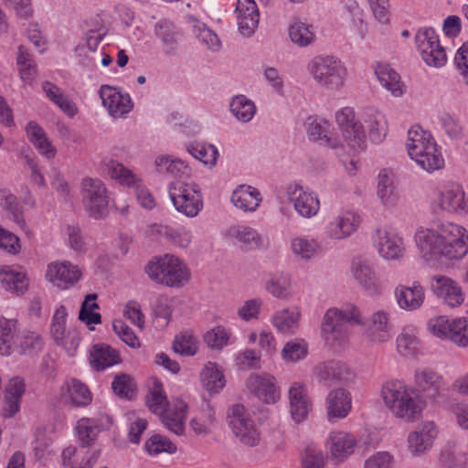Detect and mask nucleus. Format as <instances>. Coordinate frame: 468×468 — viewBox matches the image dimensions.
<instances>
[{
    "instance_id": "1",
    "label": "nucleus",
    "mask_w": 468,
    "mask_h": 468,
    "mask_svg": "<svg viewBox=\"0 0 468 468\" xmlns=\"http://www.w3.org/2000/svg\"><path fill=\"white\" fill-rule=\"evenodd\" d=\"M417 247L426 260L443 256L459 260L468 252V234L456 224L442 225L439 229H420L414 236Z\"/></svg>"
},
{
    "instance_id": "2",
    "label": "nucleus",
    "mask_w": 468,
    "mask_h": 468,
    "mask_svg": "<svg viewBox=\"0 0 468 468\" xmlns=\"http://www.w3.org/2000/svg\"><path fill=\"white\" fill-rule=\"evenodd\" d=\"M381 397L387 408L399 419L414 421L420 415L423 405L414 388L397 379L387 381L381 389Z\"/></svg>"
},
{
    "instance_id": "3",
    "label": "nucleus",
    "mask_w": 468,
    "mask_h": 468,
    "mask_svg": "<svg viewBox=\"0 0 468 468\" xmlns=\"http://www.w3.org/2000/svg\"><path fill=\"white\" fill-rule=\"evenodd\" d=\"M348 324H364V318L356 306L348 305L341 310L330 308L323 317L322 336L330 346H342L349 339Z\"/></svg>"
},
{
    "instance_id": "4",
    "label": "nucleus",
    "mask_w": 468,
    "mask_h": 468,
    "mask_svg": "<svg viewBox=\"0 0 468 468\" xmlns=\"http://www.w3.org/2000/svg\"><path fill=\"white\" fill-rule=\"evenodd\" d=\"M149 410L160 416L162 423L176 435H182L185 431L187 405L183 400L168 403L164 393L163 385L155 381L147 395Z\"/></svg>"
},
{
    "instance_id": "5",
    "label": "nucleus",
    "mask_w": 468,
    "mask_h": 468,
    "mask_svg": "<svg viewBox=\"0 0 468 468\" xmlns=\"http://www.w3.org/2000/svg\"><path fill=\"white\" fill-rule=\"evenodd\" d=\"M145 272L152 281L168 287H181L188 280L186 265L170 254L150 261Z\"/></svg>"
},
{
    "instance_id": "6",
    "label": "nucleus",
    "mask_w": 468,
    "mask_h": 468,
    "mask_svg": "<svg viewBox=\"0 0 468 468\" xmlns=\"http://www.w3.org/2000/svg\"><path fill=\"white\" fill-rule=\"evenodd\" d=\"M307 69L319 85L327 89H339L346 78V67L334 56L314 57Z\"/></svg>"
},
{
    "instance_id": "7",
    "label": "nucleus",
    "mask_w": 468,
    "mask_h": 468,
    "mask_svg": "<svg viewBox=\"0 0 468 468\" xmlns=\"http://www.w3.org/2000/svg\"><path fill=\"white\" fill-rule=\"evenodd\" d=\"M169 197L176 210L186 217L195 218L203 208V197L197 184L180 180L168 186Z\"/></svg>"
},
{
    "instance_id": "8",
    "label": "nucleus",
    "mask_w": 468,
    "mask_h": 468,
    "mask_svg": "<svg viewBox=\"0 0 468 468\" xmlns=\"http://www.w3.org/2000/svg\"><path fill=\"white\" fill-rule=\"evenodd\" d=\"M227 421L239 443L255 447L260 443L261 432L242 404H234L227 411Z\"/></svg>"
},
{
    "instance_id": "9",
    "label": "nucleus",
    "mask_w": 468,
    "mask_h": 468,
    "mask_svg": "<svg viewBox=\"0 0 468 468\" xmlns=\"http://www.w3.org/2000/svg\"><path fill=\"white\" fill-rule=\"evenodd\" d=\"M82 203L90 217L101 218L108 214L109 195L102 181L84 178L81 182Z\"/></svg>"
},
{
    "instance_id": "10",
    "label": "nucleus",
    "mask_w": 468,
    "mask_h": 468,
    "mask_svg": "<svg viewBox=\"0 0 468 468\" xmlns=\"http://www.w3.org/2000/svg\"><path fill=\"white\" fill-rule=\"evenodd\" d=\"M106 167L112 178L123 186L133 187L137 200L143 207L152 209L155 206L153 196L143 185L142 179L133 171L115 160H110Z\"/></svg>"
},
{
    "instance_id": "11",
    "label": "nucleus",
    "mask_w": 468,
    "mask_h": 468,
    "mask_svg": "<svg viewBox=\"0 0 468 468\" xmlns=\"http://www.w3.org/2000/svg\"><path fill=\"white\" fill-rule=\"evenodd\" d=\"M335 119L347 145L355 151L364 149L366 135L363 126L355 119L354 110L345 107L336 112Z\"/></svg>"
},
{
    "instance_id": "12",
    "label": "nucleus",
    "mask_w": 468,
    "mask_h": 468,
    "mask_svg": "<svg viewBox=\"0 0 468 468\" xmlns=\"http://www.w3.org/2000/svg\"><path fill=\"white\" fill-rule=\"evenodd\" d=\"M318 382L326 387L349 384L354 381V371L344 362L330 360L318 364L314 369Z\"/></svg>"
},
{
    "instance_id": "13",
    "label": "nucleus",
    "mask_w": 468,
    "mask_h": 468,
    "mask_svg": "<svg viewBox=\"0 0 468 468\" xmlns=\"http://www.w3.org/2000/svg\"><path fill=\"white\" fill-rule=\"evenodd\" d=\"M287 196L300 217L311 218L318 214L320 200L314 192L305 190L299 185H291L288 186Z\"/></svg>"
},
{
    "instance_id": "14",
    "label": "nucleus",
    "mask_w": 468,
    "mask_h": 468,
    "mask_svg": "<svg viewBox=\"0 0 468 468\" xmlns=\"http://www.w3.org/2000/svg\"><path fill=\"white\" fill-rule=\"evenodd\" d=\"M249 391L260 400L267 404H273L280 399V391L273 376L263 374H251L246 380Z\"/></svg>"
},
{
    "instance_id": "15",
    "label": "nucleus",
    "mask_w": 468,
    "mask_h": 468,
    "mask_svg": "<svg viewBox=\"0 0 468 468\" xmlns=\"http://www.w3.org/2000/svg\"><path fill=\"white\" fill-rule=\"evenodd\" d=\"M432 292L450 307H458L464 301V293L462 287L452 278L443 275H436L431 279Z\"/></svg>"
},
{
    "instance_id": "16",
    "label": "nucleus",
    "mask_w": 468,
    "mask_h": 468,
    "mask_svg": "<svg viewBox=\"0 0 468 468\" xmlns=\"http://www.w3.org/2000/svg\"><path fill=\"white\" fill-rule=\"evenodd\" d=\"M361 223L360 216L350 210L343 211L325 227V235L330 239L341 240L355 233Z\"/></svg>"
},
{
    "instance_id": "17",
    "label": "nucleus",
    "mask_w": 468,
    "mask_h": 468,
    "mask_svg": "<svg viewBox=\"0 0 468 468\" xmlns=\"http://www.w3.org/2000/svg\"><path fill=\"white\" fill-rule=\"evenodd\" d=\"M438 431L432 421H426L410 432L408 436V449L413 456H420L431 448Z\"/></svg>"
},
{
    "instance_id": "18",
    "label": "nucleus",
    "mask_w": 468,
    "mask_h": 468,
    "mask_svg": "<svg viewBox=\"0 0 468 468\" xmlns=\"http://www.w3.org/2000/svg\"><path fill=\"white\" fill-rule=\"evenodd\" d=\"M103 106L113 117H121L128 113L133 108V102L128 93H122L119 90L109 85H102L99 90Z\"/></svg>"
},
{
    "instance_id": "19",
    "label": "nucleus",
    "mask_w": 468,
    "mask_h": 468,
    "mask_svg": "<svg viewBox=\"0 0 468 468\" xmlns=\"http://www.w3.org/2000/svg\"><path fill=\"white\" fill-rule=\"evenodd\" d=\"M80 269L69 261L48 264L46 277L55 286L67 289L74 285L80 278Z\"/></svg>"
},
{
    "instance_id": "20",
    "label": "nucleus",
    "mask_w": 468,
    "mask_h": 468,
    "mask_svg": "<svg viewBox=\"0 0 468 468\" xmlns=\"http://www.w3.org/2000/svg\"><path fill=\"white\" fill-rule=\"evenodd\" d=\"M373 240L382 258L386 260H399L403 257L405 251L403 239L396 235H390L387 229H376L373 234Z\"/></svg>"
},
{
    "instance_id": "21",
    "label": "nucleus",
    "mask_w": 468,
    "mask_h": 468,
    "mask_svg": "<svg viewBox=\"0 0 468 468\" xmlns=\"http://www.w3.org/2000/svg\"><path fill=\"white\" fill-rule=\"evenodd\" d=\"M112 426V420L108 416L100 418H82L78 420L76 432L81 447L90 446L98 434Z\"/></svg>"
},
{
    "instance_id": "22",
    "label": "nucleus",
    "mask_w": 468,
    "mask_h": 468,
    "mask_svg": "<svg viewBox=\"0 0 468 468\" xmlns=\"http://www.w3.org/2000/svg\"><path fill=\"white\" fill-rule=\"evenodd\" d=\"M394 294L399 307L408 312L420 309L425 300L424 289L419 282H413L410 285L399 284Z\"/></svg>"
},
{
    "instance_id": "23",
    "label": "nucleus",
    "mask_w": 468,
    "mask_h": 468,
    "mask_svg": "<svg viewBox=\"0 0 468 468\" xmlns=\"http://www.w3.org/2000/svg\"><path fill=\"white\" fill-rule=\"evenodd\" d=\"M239 31L244 37L254 34L259 26L260 13L254 0H238L236 6Z\"/></svg>"
},
{
    "instance_id": "24",
    "label": "nucleus",
    "mask_w": 468,
    "mask_h": 468,
    "mask_svg": "<svg viewBox=\"0 0 468 468\" xmlns=\"http://www.w3.org/2000/svg\"><path fill=\"white\" fill-rule=\"evenodd\" d=\"M406 145L409 155L415 161L419 157H423L428 151L433 150L437 144L430 132L416 125L409 130Z\"/></svg>"
},
{
    "instance_id": "25",
    "label": "nucleus",
    "mask_w": 468,
    "mask_h": 468,
    "mask_svg": "<svg viewBox=\"0 0 468 468\" xmlns=\"http://www.w3.org/2000/svg\"><path fill=\"white\" fill-rule=\"evenodd\" d=\"M416 386L429 398L436 399L443 389V379L435 371L420 368L414 374Z\"/></svg>"
},
{
    "instance_id": "26",
    "label": "nucleus",
    "mask_w": 468,
    "mask_h": 468,
    "mask_svg": "<svg viewBox=\"0 0 468 468\" xmlns=\"http://www.w3.org/2000/svg\"><path fill=\"white\" fill-rule=\"evenodd\" d=\"M89 359L90 367L96 371H102L121 362L119 352L106 344L92 346Z\"/></svg>"
},
{
    "instance_id": "27",
    "label": "nucleus",
    "mask_w": 468,
    "mask_h": 468,
    "mask_svg": "<svg viewBox=\"0 0 468 468\" xmlns=\"http://www.w3.org/2000/svg\"><path fill=\"white\" fill-rule=\"evenodd\" d=\"M301 318L300 309L296 306L277 311L271 316V324L282 335L296 334Z\"/></svg>"
},
{
    "instance_id": "28",
    "label": "nucleus",
    "mask_w": 468,
    "mask_h": 468,
    "mask_svg": "<svg viewBox=\"0 0 468 468\" xmlns=\"http://www.w3.org/2000/svg\"><path fill=\"white\" fill-rule=\"evenodd\" d=\"M327 414L329 418H345L352 407L350 393L344 388L332 390L326 398Z\"/></svg>"
},
{
    "instance_id": "29",
    "label": "nucleus",
    "mask_w": 468,
    "mask_h": 468,
    "mask_svg": "<svg viewBox=\"0 0 468 468\" xmlns=\"http://www.w3.org/2000/svg\"><path fill=\"white\" fill-rule=\"evenodd\" d=\"M289 399L292 418L299 423L307 417L311 407L303 386L293 383L289 389Z\"/></svg>"
},
{
    "instance_id": "30",
    "label": "nucleus",
    "mask_w": 468,
    "mask_h": 468,
    "mask_svg": "<svg viewBox=\"0 0 468 468\" xmlns=\"http://www.w3.org/2000/svg\"><path fill=\"white\" fill-rule=\"evenodd\" d=\"M307 133L309 139L320 142L321 144L336 149L340 146V141L330 131V123L325 120L308 119Z\"/></svg>"
},
{
    "instance_id": "31",
    "label": "nucleus",
    "mask_w": 468,
    "mask_h": 468,
    "mask_svg": "<svg viewBox=\"0 0 468 468\" xmlns=\"http://www.w3.org/2000/svg\"><path fill=\"white\" fill-rule=\"evenodd\" d=\"M20 336L16 319L0 318V354L10 356L16 351Z\"/></svg>"
},
{
    "instance_id": "32",
    "label": "nucleus",
    "mask_w": 468,
    "mask_h": 468,
    "mask_svg": "<svg viewBox=\"0 0 468 468\" xmlns=\"http://www.w3.org/2000/svg\"><path fill=\"white\" fill-rule=\"evenodd\" d=\"M0 283L2 288L16 294H23L28 287L26 274L6 265H0Z\"/></svg>"
},
{
    "instance_id": "33",
    "label": "nucleus",
    "mask_w": 468,
    "mask_h": 468,
    "mask_svg": "<svg viewBox=\"0 0 468 468\" xmlns=\"http://www.w3.org/2000/svg\"><path fill=\"white\" fill-rule=\"evenodd\" d=\"M367 335L374 343H384L391 338L388 313L379 310L372 314Z\"/></svg>"
},
{
    "instance_id": "34",
    "label": "nucleus",
    "mask_w": 468,
    "mask_h": 468,
    "mask_svg": "<svg viewBox=\"0 0 468 468\" xmlns=\"http://www.w3.org/2000/svg\"><path fill=\"white\" fill-rule=\"evenodd\" d=\"M154 32L163 43L164 52L168 55L175 54L181 39L178 28L168 20H161L155 25Z\"/></svg>"
},
{
    "instance_id": "35",
    "label": "nucleus",
    "mask_w": 468,
    "mask_h": 468,
    "mask_svg": "<svg viewBox=\"0 0 468 468\" xmlns=\"http://www.w3.org/2000/svg\"><path fill=\"white\" fill-rule=\"evenodd\" d=\"M231 202L244 211H255L261 202V197L256 188L242 185L233 191Z\"/></svg>"
},
{
    "instance_id": "36",
    "label": "nucleus",
    "mask_w": 468,
    "mask_h": 468,
    "mask_svg": "<svg viewBox=\"0 0 468 468\" xmlns=\"http://www.w3.org/2000/svg\"><path fill=\"white\" fill-rule=\"evenodd\" d=\"M356 447L355 438L346 432L335 431L330 434L329 449L331 455L338 460H344Z\"/></svg>"
},
{
    "instance_id": "37",
    "label": "nucleus",
    "mask_w": 468,
    "mask_h": 468,
    "mask_svg": "<svg viewBox=\"0 0 468 468\" xmlns=\"http://www.w3.org/2000/svg\"><path fill=\"white\" fill-rule=\"evenodd\" d=\"M439 205L448 212L466 211L464 192L460 186H452L442 190L439 197Z\"/></svg>"
},
{
    "instance_id": "38",
    "label": "nucleus",
    "mask_w": 468,
    "mask_h": 468,
    "mask_svg": "<svg viewBox=\"0 0 468 468\" xmlns=\"http://www.w3.org/2000/svg\"><path fill=\"white\" fill-rule=\"evenodd\" d=\"M290 248L293 255L302 261H309L318 254L319 242L307 236H297L291 239Z\"/></svg>"
},
{
    "instance_id": "39",
    "label": "nucleus",
    "mask_w": 468,
    "mask_h": 468,
    "mask_svg": "<svg viewBox=\"0 0 468 468\" xmlns=\"http://www.w3.org/2000/svg\"><path fill=\"white\" fill-rule=\"evenodd\" d=\"M157 231L162 237L180 248H187L193 238L192 231L186 227L161 225Z\"/></svg>"
},
{
    "instance_id": "40",
    "label": "nucleus",
    "mask_w": 468,
    "mask_h": 468,
    "mask_svg": "<svg viewBox=\"0 0 468 468\" xmlns=\"http://www.w3.org/2000/svg\"><path fill=\"white\" fill-rule=\"evenodd\" d=\"M203 386L211 393H218L225 386L224 375L216 363L208 362L200 373Z\"/></svg>"
},
{
    "instance_id": "41",
    "label": "nucleus",
    "mask_w": 468,
    "mask_h": 468,
    "mask_svg": "<svg viewBox=\"0 0 468 468\" xmlns=\"http://www.w3.org/2000/svg\"><path fill=\"white\" fill-rule=\"evenodd\" d=\"M375 73L381 85L390 90L394 96L402 94L400 77L389 65H378Z\"/></svg>"
},
{
    "instance_id": "42",
    "label": "nucleus",
    "mask_w": 468,
    "mask_h": 468,
    "mask_svg": "<svg viewBox=\"0 0 468 468\" xmlns=\"http://www.w3.org/2000/svg\"><path fill=\"white\" fill-rule=\"evenodd\" d=\"M378 197L382 204L387 207H393L399 199V194L394 186L393 179L386 170L378 174Z\"/></svg>"
},
{
    "instance_id": "43",
    "label": "nucleus",
    "mask_w": 468,
    "mask_h": 468,
    "mask_svg": "<svg viewBox=\"0 0 468 468\" xmlns=\"http://www.w3.org/2000/svg\"><path fill=\"white\" fill-rule=\"evenodd\" d=\"M366 123L368 128L370 140L375 144H379L387 134L388 127L385 116L374 110H368Z\"/></svg>"
},
{
    "instance_id": "44",
    "label": "nucleus",
    "mask_w": 468,
    "mask_h": 468,
    "mask_svg": "<svg viewBox=\"0 0 468 468\" xmlns=\"http://www.w3.org/2000/svg\"><path fill=\"white\" fill-rule=\"evenodd\" d=\"M352 272L359 284L367 292H377L376 276L371 267L361 260H356L352 264Z\"/></svg>"
},
{
    "instance_id": "45",
    "label": "nucleus",
    "mask_w": 468,
    "mask_h": 468,
    "mask_svg": "<svg viewBox=\"0 0 468 468\" xmlns=\"http://www.w3.org/2000/svg\"><path fill=\"white\" fill-rule=\"evenodd\" d=\"M291 40L299 47H307L315 39V34L311 25H307L299 19H294L289 27Z\"/></svg>"
},
{
    "instance_id": "46",
    "label": "nucleus",
    "mask_w": 468,
    "mask_h": 468,
    "mask_svg": "<svg viewBox=\"0 0 468 468\" xmlns=\"http://www.w3.org/2000/svg\"><path fill=\"white\" fill-rule=\"evenodd\" d=\"M16 64L21 80L30 83L37 75V64L24 46H19L17 48Z\"/></svg>"
},
{
    "instance_id": "47",
    "label": "nucleus",
    "mask_w": 468,
    "mask_h": 468,
    "mask_svg": "<svg viewBox=\"0 0 468 468\" xmlns=\"http://www.w3.org/2000/svg\"><path fill=\"white\" fill-rule=\"evenodd\" d=\"M231 113L241 122H249L256 113L254 102L244 95L235 96L230 101Z\"/></svg>"
},
{
    "instance_id": "48",
    "label": "nucleus",
    "mask_w": 468,
    "mask_h": 468,
    "mask_svg": "<svg viewBox=\"0 0 468 468\" xmlns=\"http://www.w3.org/2000/svg\"><path fill=\"white\" fill-rule=\"evenodd\" d=\"M43 347L41 336L33 331L24 330L20 333V336L16 346V351L21 355L33 356L37 354Z\"/></svg>"
},
{
    "instance_id": "49",
    "label": "nucleus",
    "mask_w": 468,
    "mask_h": 468,
    "mask_svg": "<svg viewBox=\"0 0 468 468\" xmlns=\"http://www.w3.org/2000/svg\"><path fill=\"white\" fill-rule=\"evenodd\" d=\"M397 348L404 356L416 354L420 349V341L414 327H407L397 337Z\"/></svg>"
},
{
    "instance_id": "50",
    "label": "nucleus",
    "mask_w": 468,
    "mask_h": 468,
    "mask_svg": "<svg viewBox=\"0 0 468 468\" xmlns=\"http://www.w3.org/2000/svg\"><path fill=\"white\" fill-rule=\"evenodd\" d=\"M98 298L96 293L87 294L81 303L79 313V319L86 324H98L101 323V316L99 313L94 312L99 309L98 303L95 302Z\"/></svg>"
},
{
    "instance_id": "51",
    "label": "nucleus",
    "mask_w": 468,
    "mask_h": 468,
    "mask_svg": "<svg viewBox=\"0 0 468 468\" xmlns=\"http://www.w3.org/2000/svg\"><path fill=\"white\" fill-rule=\"evenodd\" d=\"M447 338L461 347L468 346V318L458 317L451 320Z\"/></svg>"
},
{
    "instance_id": "52",
    "label": "nucleus",
    "mask_w": 468,
    "mask_h": 468,
    "mask_svg": "<svg viewBox=\"0 0 468 468\" xmlns=\"http://www.w3.org/2000/svg\"><path fill=\"white\" fill-rule=\"evenodd\" d=\"M0 206L8 212V218L18 225L25 223L16 197L8 189H0Z\"/></svg>"
},
{
    "instance_id": "53",
    "label": "nucleus",
    "mask_w": 468,
    "mask_h": 468,
    "mask_svg": "<svg viewBox=\"0 0 468 468\" xmlns=\"http://www.w3.org/2000/svg\"><path fill=\"white\" fill-rule=\"evenodd\" d=\"M68 391L70 401L75 407H86L92 400L89 388L78 379L73 378L69 385Z\"/></svg>"
},
{
    "instance_id": "54",
    "label": "nucleus",
    "mask_w": 468,
    "mask_h": 468,
    "mask_svg": "<svg viewBox=\"0 0 468 468\" xmlns=\"http://www.w3.org/2000/svg\"><path fill=\"white\" fill-rule=\"evenodd\" d=\"M308 354V345L303 339H293L287 342L282 350V357L286 362H298Z\"/></svg>"
},
{
    "instance_id": "55",
    "label": "nucleus",
    "mask_w": 468,
    "mask_h": 468,
    "mask_svg": "<svg viewBox=\"0 0 468 468\" xmlns=\"http://www.w3.org/2000/svg\"><path fill=\"white\" fill-rule=\"evenodd\" d=\"M415 43L420 53L434 48H443L439 36L432 27H421L415 35Z\"/></svg>"
},
{
    "instance_id": "56",
    "label": "nucleus",
    "mask_w": 468,
    "mask_h": 468,
    "mask_svg": "<svg viewBox=\"0 0 468 468\" xmlns=\"http://www.w3.org/2000/svg\"><path fill=\"white\" fill-rule=\"evenodd\" d=\"M187 150L194 158L209 166H214L218 157V149L212 144H191Z\"/></svg>"
},
{
    "instance_id": "57",
    "label": "nucleus",
    "mask_w": 468,
    "mask_h": 468,
    "mask_svg": "<svg viewBox=\"0 0 468 468\" xmlns=\"http://www.w3.org/2000/svg\"><path fill=\"white\" fill-rule=\"evenodd\" d=\"M415 162L429 173L440 170L444 166V159L438 145L424 154L423 157L416 159Z\"/></svg>"
},
{
    "instance_id": "58",
    "label": "nucleus",
    "mask_w": 468,
    "mask_h": 468,
    "mask_svg": "<svg viewBox=\"0 0 468 468\" xmlns=\"http://www.w3.org/2000/svg\"><path fill=\"white\" fill-rule=\"evenodd\" d=\"M291 281L288 275L274 276L266 283V290L274 297L284 299L290 295Z\"/></svg>"
},
{
    "instance_id": "59",
    "label": "nucleus",
    "mask_w": 468,
    "mask_h": 468,
    "mask_svg": "<svg viewBox=\"0 0 468 468\" xmlns=\"http://www.w3.org/2000/svg\"><path fill=\"white\" fill-rule=\"evenodd\" d=\"M145 450L150 455H157L161 452L174 453L176 452V446L170 440L161 435L152 436L144 445Z\"/></svg>"
},
{
    "instance_id": "60",
    "label": "nucleus",
    "mask_w": 468,
    "mask_h": 468,
    "mask_svg": "<svg viewBox=\"0 0 468 468\" xmlns=\"http://www.w3.org/2000/svg\"><path fill=\"white\" fill-rule=\"evenodd\" d=\"M229 234L239 242L250 248L257 246L260 241L258 232L254 229L247 226L232 227L229 229Z\"/></svg>"
},
{
    "instance_id": "61",
    "label": "nucleus",
    "mask_w": 468,
    "mask_h": 468,
    "mask_svg": "<svg viewBox=\"0 0 468 468\" xmlns=\"http://www.w3.org/2000/svg\"><path fill=\"white\" fill-rule=\"evenodd\" d=\"M173 349L182 356H194L197 351V340L190 333H182L176 336Z\"/></svg>"
},
{
    "instance_id": "62",
    "label": "nucleus",
    "mask_w": 468,
    "mask_h": 468,
    "mask_svg": "<svg viewBox=\"0 0 468 468\" xmlns=\"http://www.w3.org/2000/svg\"><path fill=\"white\" fill-rule=\"evenodd\" d=\"M440 463L444 468H468V453L443 450L440 454Z\"/></svg>"
},
{
    "instance_id": "63",
    "label": "nucleus",
    "mask_w": 468,
    "mask_h": 468,
    "mask_svg": "<svg viewBox=\"0 0 468 468\" xmlns=\"http://www.w3.org/2000/svg\"><path fill=\"white\" fill-rule=\"evenodd\" d=\"M113 392L120 398L131 399L133 394V384L131 378L126 374L117 375L112 383Z\"/></svg>"
},
{
    "instance_id": "64",
    "label": "nucleus",
    "mask_w": 468,
    "mask_h": 468,
    "mask_svg": "<svg viewBox=\"0 0 468 468\" xmlns=\"http://www.w3.org/2000/svg\"><path fill=\"white\" fill-rule=\"evenodd\" d=\"M113 331L130 347L137 348L140 341L134 332L122 320H115L112 323Z\"/></svg>"
}]
</instances>
